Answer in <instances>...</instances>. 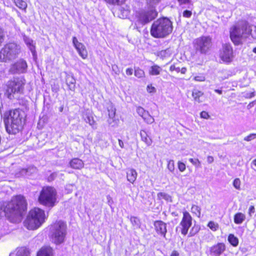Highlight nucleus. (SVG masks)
<instances>
[{
	"label": "nucleus",
	"instance_id": "obj_52",
	"mask_svg": "<svg viewBox=\"0 0 256 256\" xmlns=\"http://www.w3.org/2000/svg\"><path fill=\"white\" fill-rule=\"evenodd\" d=\"M170 256H180L179 252L176 250H172Z\"/></svg>",
	"mask_w": 256,
	"mask_h": 256
},
{
	"label": "nucleus",
	"instance_id": "obj_57",
	"mask_svg": "<svg viewBox=\"0 0 256 256\" xmlns=\"http://www.w3.org/2000/svg\"><path fill=\"white\" fill-rule=\"evenodd\" d=\"M118 144H119V146H120V147L122 148H123L124 147V144L123 142L120 139H119L118 140Z\"/></svg>",
	"mask_w": 256,
	"mask_h": 256
},
{
	"label": "nucleus",
	"instance_id": "obj_55",
	"mask_svg": "<svg viewBox=\"0 0 256 256\" xmlns=\"http://www.w3.org/2000/svg\"><path fill=\"white\" fill-rule=\"evenodd\" d=\"M214 160V158L212 156H208L207 157V161L209 164L212 163Z\"/></svg>",
	"mask_w": 256,
	"mask_h": 256
},
{
	"label": "nucleus",
	"instance_id": "obj_36",
	"mask_svg": "<svg viewBox=\"0 0 256 256\" xmlns=\"http://www.w3.org/2000/svg\"><path fill=\"white\" fill-rule=\"evenodd\" d=\"M167 168L170 172H174L175 170V164L174 160H168L167 163Z\"/></svg>",
	"mask_w": 256,
	"mask_h": 256
},
{
	"label": "nucleus",
	"instance_id": "obj_16",
	"mask_svg": "<svg viewBox=\"0 0 256 256\" xmlns=\"http://www.w3.org/2000/svg\"><path fill=\"white\" fill-rule=\"evenodd\" d=\"M230 38L234 45H238L240 44V28L237 26H233L230 31Z\"/></svg>",
	"mask_w": 256,
	"mask_h": 256
},
{
	"label": "nucleus",
	"instance_id": "obj_62",
	"mask_svg": "<svg viewBox=\"0 0 256 256\" xmlns=\"http://www.w3.org/2000/svg\"><path fill=\"white\" fill-rule=\"evenodd\" d=\"M256 102V100H254L252 102L250 103L249 106H252Z\"/></svg>",
	"mask_w": 256,
	"mask_h": 256
},
{
	"label": "nucleus",
	"instance_id": "obj_11",
	"mask_svg": "<svg viewBox=\"0 0 256 256\" xmlns=\"http://www.w3.org/2000/svg\"><path fill=\"white\" fill-rule=\"evenodd\" d=\"M182 216L180 223V232L183 236L188 234L192 224V218L190 212L186 210L182 211Z\"/></svg>",
	"mask_w": 256,
	"mask_h": 256
},
{
	"label": "nucleus",
	"instance_id": "obj_59",
	"mask_svg": "<svg viewBox=\"0 0 256 256\" xmlns=\"http://www.w3.org/2000/svg\"><path fill=\"white\" fill-rule=\"evenodd\" d=\"M214 92H216V93L218 94H222V90H218V89L215 90Z\"/></svg>",
	"mask_w": 256,
	"mask_h": 256
},
{
	"label": "nucleus",
	"instance_id": "obj_8",
	"mask_svg": "<svg viewBox=\"0 0 256 256\" xmlns=\"http://www.w3.org/2000/svg\"><path fill=\"white\" fill-rule=\"evenodd\" d=\"M158 15V12L153 7L138 10L135 13V25L137 28H140L154 20Z\"/></svg>",
	"mask_w": 256,
	"mask_h": 256
},
{
	"label": "nucleus",
	"instance_id": "obj_10",
	"mask_svg": "<svg viewBox=\"0 0 256 256\" xmlns=\"http://www.w3.org/2000/svg\"><path fill=\"white\" fill-rule=\"evenodd\" d=\"M18 54L16 46L6 44L0 50V62H6L14 60Z\"/></svg>",
	"mask_w": 256,
	"mask_h": 256
},
{
	"label": "nucleus",
	"instance_id": "obj_28",
	"mask_svg": "<svg viewBox=\"0 0 256 256\" xmlns=\"http://www.w3.org/2000/svg\"><path fill=\"white\" fill-rule=\"evenodd\" d=\"M228 241L234 246H236L238 244V239L233 234H230L228 235Z\"/></svg>",
	"mask_w": 256,
	"mask_h": 256
},
{
	"label": "nucleus",
	"instance_id": "obj_63",
	"mask_svg": "<svg viewBox=\"0 0 256 256\" xmlns=\"http://www.w3.org/2000/svg\"><path fill=\"white\" fill-rule=\"evenodd\" d=\"M252 164L256 166V158L252 161Z\"/></svg>",
	"mask_w": 256,
	"mask_h": 256
},
{
	"label": "nucleus",
	"instance_id": "obj_33",
	"mask_svg": "<svg viewBox=\"0 0 256 256\" xmlns=\"http://www.w3.org/2000/svg\"><path fill=\"white\" fill-rule=\"evenodd\" d=\"M200 230V228L198 226H194L190 229L188 234V236L192 237L197 234Z\"/></svg>",
	"mask_w": 256,
	"mask_h": 256
},
{
	"label": "nucleus",
	"instance_id": "obj_40",
	"mask_svg": "<svg viewBox=\"0 0 256 256\" xmlns=\"http://www.w3.org/2000/svg\"><path fill=\"white\" fill-rule=\"evenodd\" d=\"M146 90L148 93H154L156 92V89L152 84H150L146 86Z\"/></svg>",
	"mask_w": 256,
	"mask_h": 256
},
{
	"label": "nucleus",
	"instance_id": "obj_1",
	"mask_svg": "<svg viewBox=\"0 0 256 256\" xmlns=\"http://www.w3.org/2000/svg\"><path fill=\"white\" fill-rule=\"evenodd\" d=\"M28 208V202L24 195H14L9 200L0 202V218L4 216L11 222H18Z\"/></svg>",
	"mask_w": 256,
	"mask_h": 256
},
{
	"label": "nucleus",
	"instance_id": "obj_23",
	"mask_svg": "<svg viewBox=\"0 0 256 256\" xmlns=\"http://www.w3.org/2000/svg\"><path fill=\"white\" fill-rule=\"evenodd\" d=\"M106 4L112 6H120L124 4L126 0H103Z\"/></svg>",
	"mask_w": 256,
	"mask_h": 256
},
{
	"label": "nucleus",
	"instance_id": "obj_29",
	"mask_svg": "<svg viewBox=\"0 0 256 256\" xmlns=\"http://www.w3.org/2000/svg\"><path fill=\"white\" fill-rule=\"evenodd\" d=\"M191 212L195 214L198 218H200L201 215V208H200L196 204H192L191 207Z\"/></svg>",
	"mask_w": 256,
	"mask_h": 256
},
{
	"label": "nucleus",
	"instance_id": "obj_46",
	"mask_svg": "<svg viewBox=\"0 0 256 256\" xmlns=\"http://www.w3.org/2000/svg\"><path fill=\"white\" fill-rule=\"evenodd\" d=\"M170 72L176 71L177 73H178L180 72V68L176 67L174 64H172L170 67Z\"/></svg>",
	"mask_w": 256,
	"mask_h": 256
},
{
	"label": "nucleus",
	"instance_id": "obj_49",
	"mask_svg": "<svg viewBox=\"0 0 256 256\" xmlns=\"http://www.w3.org/2000/svg\"><path fill=\"white\" fill-rule=\"evenodd\" d=\"M75 82L67 83V85L68 87V88L71 90H74L75 89Z\"/></svg>",
	"mask_w": 256,
	"mask_h": 256
},
{
	"label": "nucleus",
	"instance_id": "obj_31",
	"mask_svg": "<svg viewBox=\"0 0 256 256\" xmlns=\"http://www.w3.org/2000/svg\"><path fill=\"white\" fill-rule=\"evenodd\" d=\"M134 76L138 78H143L145 76L144 70L138 67L134 68Z\"/></svg>",
	"mask_w": 256,
	"mask_h": 256
},
{
	"label": "nucleus",
	"instance_id": "obj_6",
	"mask_svg": "<svg viewBox=\"0 0 256 256\" xmlns=\"http://www.w3.org/2000/svg\"><path fill=\"white\" fill-rule=\"evenodd\" d=\"M50 238L56 245L63 243L66 235L67 225L66 222L58 220L52 222L49 226Z\"/></svg>",
	"mask_w": 256,
	"mask_h": 256
},
{
	"label": "nucleus",
	"instance_id": "obj_54",
	"mask_svg": "<svg viewBox=\"0 0 256 256\" xmlns=\"http://www.w3.org/2000/svg\"><path fill=\"white\" fill-rule=\"evenodd\" d=\"M194 80H195L196 81L202 82L204 80V77L196 76L194 78Z\"/></svg>",
	"mask_w": 256,
	"mask_h": 256
},
{
	"label": "nucleus",
	"instance_id": "obj_2",
	"mask_svg": "<svg viewBox=\"0 0 256 256\" xmlns=\"http://www.w3.org/2000/svg\"><path fill=\"white\" fill-rule=\"evenodd\" d=\"M26 115L20 108L10 110L4 113V120L7 132L16 134L21 131L26 122Z\"/></svg>",
	"mask_w": 256,
	"mask_h": 256
},
{
	"label": "nucleus",
	"instance_id": "obj_24",
	"mask_svg": "<svg viewBox=\"0 0 256 256\" xmlns=\"http://www.w3.org/2000/svg\"><path fill=\"white\" fill-rule=\"evenodd\" d=\"M158 200H164L168 202H172V196L166 193L160 192L157 194Z\"/></svg>",
	"mask_w": 256,
	"mask_h": 256
},
{
	"label": "nucleus",
	"instance_id": "obj_53",
	"mask_svg": "<svg viewBox=\"0 0 256 256\" xmlns=\"http://www.w3.org/2000/svg\"><path fill=\"white\" fill-rule=\"evenodd\" d=\"M160 0H146V2L148 4H157L160 2Z\"/></svg>",
	"mask_w": 256,
	"mask_h": 256
},
{
	"label": "nucleus",
	"instance_id": "obj_35",
	"mask_svg": "<svg viewBox=\"0 0 256 256\" xmlns=\"http://www.w3.org/2000/svg\"><path fill=\"white\" fill-rule=\"evenodd\" d=\"M130 221L133 226H137L138 228L140 227V220L136 217L132 216L130 218Z\"/></svg>",
	"mask_w": 256,
	"mask_h": 256
},
{
	"label": "nucleus",
	"instance_id": "obj_9",
	"mask_svg": "<svg viewBox=\"0 0 256 256\" xmlns=\"http://www.w3.org/2000/svg\"><path fill=\"white\" fill-rule=\"evenodd\" d=\"M212 44V38L210 36H202L194 40V46L196 52L206 54L210 51Z\"/></svg>",
	"mask_w": 256,
	"mask_h": 256
},
{
	"label": "nucleus",
	"instance_id": "obj_37",
	"mask_svg": "<svg viewBox=\"0 0 256 256\" xmlns=\"http://www.w3.org/2000/svg\"><path fill=\"white\" fill-rule=\"evenodd\" d=\"M178 168L180 172H184L186 169V164L180 161L178 162Z\"/></svg>",
	"mask_w": 256,
	"mask_h": 256
},
{
	"label": "nucleus",
	"instance_id": "obj_60",
	"mask_svg": "<svg viewBox=\"0 0 256 256\" xmlns=\"http://www.w3.org/2000/svg\"><path fill=\"white\" fill-rule=\"evenodd\" d=\"M64 106H60V108H59V111L60 112H62L63 110H64Z\"/></svg>",
	"mask_w": 256,
	"mask_h": 256
},
{
	"label": "nucleus",
	"instance_id": "obj_21",
	"mask_svg": "<svg viewBox=\"0 0 256 256\" xmlns=\"http://www.w3.org/2000/svg\"><path fill=\"white\" fill-rule=\"evenodd\" d=\"M13 66L16 67V70L20 72H24L27 68L28 66L25 60H20V61L14 63L13 64Z\"/></svg>",
	"mask_w": 256,
	"mask_h": 256
},
{
	"label": "nucleus",
	"instance_id": "obj_44",
	"mask_svg": "<svg viewBox=\"0 0 256 256\" xmlns=\"http://www.w3.org/2000/svg\"><path fill=\"white\" fill-rule=\"evenodd\" d=\"M4 30L0 28V46L4 42Z\"/></svg>",
	"mask_w": 256,
	"mask_h": 256
},
{
	"label": "nucleus",
	"instance_id": "obj_13",
	"mask_svg": "<svg viewBox=\"0 0 256 256\" xmlns=\"http://www.w3.org/2000/svg\"><path fill=\"white\" fill-rule=\"evenodd\" d=\"M72 43L81 58L84 60L87 58L88 52L85 46L82 42H79L75 36L72 38Z\"/></svg>",
	"mask_w": 256,
	"mask_h": 256
},
{
	"label": "nucleus",
	"instance_id": "obj_27",
	"mask_svg": "<svg viewBox=\"0 0 256 256\" xmlns=\"http://www.w3.org/2000/svg\"><path fill=\"white\" fill-rule=\"evenodd\" d=\"M204 93L199 90L194 89L192 92V96L196 101L200 102L201 101L200 100V97L202 96Z\"/></svg>",
	"mask_w": 256,
	"mask_h": 256
},
{
	"label": "nucleus",
	"instance_id": "obj_25",
	"mask_svg": "<svg viewBox=\"0 0 256 256\" xmlns=\"http://www.w3.org/2000/svg\"><path fill=\"white\" fill-rule=\"evenodd\" d=\"M15 5L20 9L26 11L27 4L24 0H12Z\"/></svg>",
	"mask_w": 256,
	"mask_h": 256
},
{
	"label": "nucleus",
	"instance_id": "obj_61",
	"mask_svg": "<svg viewBox=\"0 0 256 256\" xmlns=\"http://www.w3.org/2000/svg\"><path fill=\"white\" fill-rule=\"evenodd\" d=\"M245 218V216L244 215L242 214H241V218H240V220H241V222L244 220V219Z\"/></svg>",
	"mask_w": 256,
	"mask_h": 256
},
{
	"label": "nucleus",
	"instance_id": "obj_50",
	"mask_svg": "<svg viewBox=\"0 0 256 256\" xmlns=\"http://www.w3.org/2000/svg\"><path fill=\"white\" fill-rule=\"evenodd\" d=\"M255 212V208L254 206H250L248 208V214L250 216H252V214H253Z\"/></svg>",
	"mask_w": 256,
	"mask_h": 256
},
{
	"label": "nucleus",
	"instance_id": "obj_42",
	"mask_svg": "<svg viewBox=\"0 0 256 256\" xmlns=\"http://www.w3.org/2000/svg\"><path fill=\"white\" fill-rule=\"evenodd\" d=\"M177 1L180 6L190 4L191 3V0H177Z\"/></svg>",
	"mask_w": 256,
	"mask_h": 256
},
{
	"label": "nucleus",
	"instance_id": "obj_3",
	"mask_svg": "<svg viewBox=\"0 0 256 256\" xmlns=\"http://www.w3.org/2000/svg\"><path fill=\"white\" fill-rule=\"evenodd\" d=\"M173 30V23L166 16H161L154 21L150 28V34L155 38H163L168 36Z\"/></svg>",
	"mask_w": 256,
	"mask_h": 256
},
{
	"label": "nucleus",
	"instance_id": "obj_41",
	"mask_svg": "<svg viewBox=\"0 0 256 256\" xmlns=\"http://www.w3.org/2000/svg\"><path fill=\"white\" fill-rule=\"evenodd\" d=\"M192 16V12L190 10H184L182 12V16L186 18H190Z\"/></svg>",
	"mask_w": 256,
	"mask_h": 256
},
{
	"label": "nucleus",
	"instance_id": "obj_39",
	"mask_svg": "<svg viewBox=\"0 0 256 256\" xmlns=\"http://www.w3.org/2000/svg\"><path fill=\"white\" fill-rule=\"evenodd\" d=\"M200 117L202 118L208 120L210 118V116L207 112L203 110L200 113Z\"/></svg>",
	"mask_w": 256,
	"mask_h": 256
},
{
	"label": "nucleus",
	"instance_id": "obj_38",
	"mask_svg": "<svg viewBox=\"0 0 256 256\" xmlns=\"http://www.w3.org/2000/svg\"><path fill=\"white\" fill-rule=\"evenodd\" d=\"M136 112L139 116L141 117H142L145 113H146L148 112L145 110L141 106H138L136 108Z\"/></svg>",
	"mask_w": 256,
	"mask_h": 256
},
{
	"label": "nucleus",
	"instance_id": "obj_34",
	"mask_svg": "<svg viewBox=\"0 0 256 256\" xmlns=\"http://www.w3.org/2000/svg\"><path fill=\"white\" fill-rule=\"evenodd\" d=\"M144 120L148 124H151L154 122V118L148 112L145 113L142 117Z\"/></svg>",
	"mask_w": 256,
	"mask_h": 256
},
{
	"label": "nucleus",
	"instance_id": "obj_26",
	"mask_svg": "<svg viewBox=\"0 0 256 256\" xmlns=\"http://www.w3.org/2000/svg\"><path fill=\"white\" fill-rule=\"evenodd\" d=\"M170 56V52L168 49L162 50L157 52V56L164 60L168 58Z\"/></svg>",
	"mask_w": 256,
	"mask_h": 256
},
{
	"label": "nucleus",
	"instance_id": "obj_58",
	"mask_svg": "<svg viewBox=\"0 0 256 256\" xmlns=\"http://www.w3.org/2000/svg\"><path fill=\"white\" fill-rule=\"evenodd\" d=\"M90 116L88 117V120H89L88 122H89L90 124L91 125V126L94 125L95 124V122L93 120H90Z\"/></svg>",
	"mask_w": 256,
	"mask_h": 256
},
{
	"label": "nucleus",
	"instance_id": "obj_32",
	"mask_svg": "<svg viewBox=\"0 0 256 256\" xmlns=\"http://www.w3.org/2000/svg\"><path fill=\"white\" fill-rule=\"evenodd\" d=\"M255 91L253 88H250L249 92H247L246 90L243 91L242 94L243 96L246 98H252L255 96Z\"/></svg>",
	"mask_w": 256,
	"mask_h": 256
},
{
	"label": "nucleus",
	"instance_id": "obj_22",
	"mask_svg": "<svg viewBox=\"0 0 256 256\" xmlns=\"http://www.w3.org/2000/svg\"><path fill=\"white\" fill-rule=\"evenodd\" d=\"M162 68L157 64H154L150 67L148 74L150 76H158L160 74Z\"/></svg>",
	"mask_w": 256,
	"mask_h": 256
},
{
	"label": "nucleus",
	"instance_id": "obj_56",
	"mask_svg": "<svg viewBox=\"0 0 256 256\" xmlns=\"http://www.w3.org/2000/svg\"><path fill=\"white\" fill-rule=\"evenodd\" d=\"M187 70V69L185 67H183L182 68H180V72L182 74H185Z\"/></svg>",
	"mask_w": 256,
	"mask_h": 256
},
{
	"label": "nucleus",
	"instance_id": "obj_14",
	"mask_svg": "<svg viewBox=\"0 0 256 256\" xmlns=\"http://www.w3.org/2000/svg\"><path fill=\"white\" fill-rule=\"evenodd\" d=\"M154 226L156 233L163 238H166L167 232L166 224L161 220L154 222Z\"/></svg>",
	"mask_w": 256,
	"mask_h": 256
},
{
	"label": "nucleus",
	"instance_id": "obj_20",
	"mask_svg": "<svg viewBox=\"0 0 256 256\" xmlns=\"http://www.w3.org/2000/svg\"><path fill=\"white\" fill-rule=\"evenodd\" d=\"M140 135L142 141L146 144L147 146H150L152 142V140L150 136L148 134L146 130H140Z\"/></svg>",
	"mask_w": 256,
	"mask_h": 256
},
{
	"label": "nucleus",
	"instance_id": "obj_17",
	"mask_svg": "<svg viewBox=\"0 0 256 256\" xmlns=\"http://www.w3.org/2000/svg\"><path fill=\"white\" fill-rule=\"evenodd\" d=\"M36 256H54L53 249L49 246H44L37 252Z\"/></svg>",
	"mask_w": 256,
	"mask_h": 256
},
{
	"label": "nucleus",
	"instance_id": "obj_64",
	"mask_svg": "<svg viewBox=\"0 0 256 256\" xmlns=\"http://www.w3.org/2000/svg\"><path fill=\"white\" fill-rule=\"evenodd\" d=\"M252 52L256 54V46L253 48Z\"/></svg>",
	"mask_w": 256,
	"mask_h": 256
},
{
	"label": "nucleus",
	"instance_id": "obj_47",
	"mask_svg": "<svg viewBox=\"0 0 256 256\" xmlns=\"http://www.w3.org/2000/svg\"><path fill=\"white\" fill-rule=\"evenodd\" d=\"M234 186L237 189L240 188V180L238 178H236L234 180L233 182Z\"/></svg>",
	"mask_w": 256,
	"mask_h": 256
},
{
	"label": "nucleus",
	"instance_id": "obj_15",
	"mask_svg": "<svg viewBox=\"0 0 256 256\" xmlns=\"http://www.w3.org/2000/svg\"><path fill=\"white\" fill-rule=\"evenodd\" d=\"M226 250V244L223 242H218L210 248V253L212 256H220Z\"/></svg>",
	"mask_w": 256,
	"mask_h": 256
},
{
	"label": "nucleus",
	"instance_id": "obj_48",
	"mask_svg": "<svg viewBox=\"0 0 256 256\" xmlns=\"http://www.w3.org/2000/svg\"><path fill=\"white\" fill-rule=\"evenodd\" d=\"M234 222L238 224H240V212L236 214L234 217Z\"/></svg>",
	"mask_w": 256,
	"mask_h": 256
},
{
	"label": "nucleus",
	"instance_id": "obj_51",
	"mask_svg": "<svg viewBox=\"0 0 256 256\" xmlns=\"http://www.w3.org/2000/svg\"><path fill=\"white\" fill-rule=\"evenodd\" d=\"M126 72L128 76H131L132 74L133 70L130 68H127L126 70Z\"/></svg>",
	"mask_w": 256,
	"mask_h": 256
},
{
	"label": "nucleus",
	"instance_id": "obj_4",
	"mask_svg": "<svg viewBox=\"0 0 256 256\" xmlns=\"http://www.w3.org/2000/svg\"><path fill=\"white\" fill-rule=\"evenodd\" d=\"M46 218L45 211L40 208L35 206L29 210L23 224L27 230H34L44 223Z\"/></svg>",
	"mask_w": 256,
	"mask_h": 256
},
{
	"label": "nucleus",
	"instance_id": "obj_45",
	"mask_svg": "<svg viewBox=\"0 0 256 256\" xmlns=\"http://www.w3.org/2000/svg\"><path fill=\"white\" fill-rule=\"evenodd\" d=\"M256 138V134H251L244 138V140L246 141H250Z\"/></svg>",
	"mask_w": 256,
	"mask_h": 256
},
{
	"label": "nucleus",
	"instance_id": "obj_43",
	"mask_svg": "<svg viewBox=\"0 0 256 256\" xmlns=\"http://www.w3.org/2000/svg\"><path fill=\"white\" fill-rule=\"evenodd\" d=\"M189 161L194 165L195 166H199L200 164V161L198 158H190L189 159Z\"/></svg>",
	"mask_w": 256,
	"mask_h": 256
},
{
	"label": "nucleus",
	"instance_id": "obj_18",
	"mask_svg": "<svg viewBox=\"0 0 256 256\" xmlns=\"http://www.w3.org/2000/svg\"><path fill=\"white\" fill-rule=\"evenodd\" d=\"M84 165L83 160L78 158L71 159L69 162L70 166L74 170H81L84 167Z\"/></svg>",
	"mask_w": 256,
	"mask_h": 256
},
{
	"label": "nucleus",
	"instance_id": "obj_19",
	"mask_svg": "<svg viewBox=\"0 0 256 256\" xmlns=\"http://www.w3.org/2000/svg\"><path fill=\"white\" fill-rule=\"evenodd\" d=\"M126 178L128 181L132 184H134L136 180L138 173L134 168H128L126 170Z\"/></svg>",
	"mask_w": 256,
	"mask_h": 256
},
{
	"label": "nucleus",
	"instance_id": "obj_30",
	"mask_svg": "<svg viewBox=\"0 0 256 256\" xmlns=\"http://www.w3.org/2000/svg\"><path fill=\"white\" fill-rule=\"evenodd\" d=\"M207 226L208 227L212 232H216L219 228L218 224L212 220L208 222Z\"/></svg>",
	"mask_w": 256,
	"mask_h": 256
},
{
	"label": "nucleus",
	"instance_id": "obj_7",
	"mask_svg": "<svg viewBox=\"0 0 256 256\" xmlns=\"http://www.w3.org/2000/svg\"><path fill=\"white\" fill-rule=\"evenodd\" d=\"M39 204L45 207L52 208L57 202V192L52 186H44L38 198Z\"/></svg>",
	"mask_w": 256,
	"mask_h": 256
},
{
	"label": "nucleus",
	"instance_id": "obj_12",
	"mask_svg": "<svg viewBox=\"0 0 256 256\" xmlns=\"http://www.w3.org/2000/svg\"><path fill=\"white\" fill-rule=\"evenodd\" d=\"M219 56L220 60L225 63L231 62L234 58L233 50L230 44H224L220 50Z\"/></svg>",
	"mask_w": 256,
	"mask_h": 256
},
{
	"label": "nucleus",
	"instance_id": "obj_5",
	"mask_svg": "<svg viewBox=\"0 0 256 256\" xmlns=\"http://www.w3.org/2000/svg\"><path fill=\"white\" fill-rule=\"evenodd\" d=\"M26 81L24 78L15 77L8 80L4 88V95L12 100L23 94Z\"/></svg>",
	"mask_w": 256,
	"mask_h": 256
}]
</instances>
